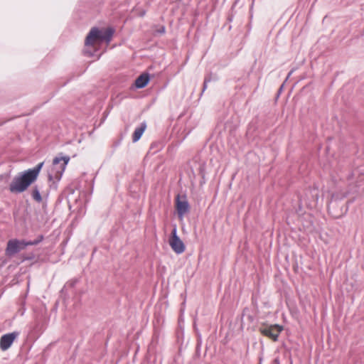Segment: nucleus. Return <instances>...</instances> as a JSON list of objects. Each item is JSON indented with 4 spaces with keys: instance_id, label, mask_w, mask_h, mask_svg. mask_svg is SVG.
<instances>
[{
    "instance_id": "9",
    "label": "nucleus",
    "mask_w": 364,
    "mask_h": 364,
    "mask_svg": "<svg viewBox=\"0 0 364 364\" xmlns=\"http://www.w3.org/2000/svg\"><path fill=\"white\" fill-rule=\"evenodd\" d=\"M146 128V122H142L139 127H136L133 133L132 141L136 142L141 137Z\"/></svg>"
},
{
    "instance_id": "14",
    "label": "nucleus",
    "mask_w": 364,
    "mask_h": 364,
    "mask_svg": "<svg viewBox=\"0 0 364 364\" xmlns=\"http://www.w3.org/2000/svg\"><path fill=\"white\" fill-rule=\"evenodd\" d=\"M207 82H208V80H205L204 81V83H203V92H204V90L207 88Z\"/></svg>"
},
{
    "instance_id": "15",
    "label": "nucleus",
    "mask_w": 364,
    "mask_h": 364,
    "mask_svg": "<svg viewBox=\"0 0 364 364\" xmlns=\"http://www.w3.org/2000/svg\"><path fill=\"white\" fill-rule=\"evenodd\" d=\"M160 31H161V33H164V28H162V29H160Z\"/></svg>"
},
{
    "instance_id": "13",
    "label": "nucleus",
    "mask_w": 364,
    "mask_h": 364,
    "mask_svg": "<svg viewBox=\"0 0 364 364\" xmlns=\"http://www.w3.org/2000/svg\"><path fill=\"white\" fill-rule=\"evenodd\" d=\"M359 183H362L364 181V174L359 175Z\"/></svg>"
},
{
    "instance_id": "16",
    "label": "nucleus",
    "mask_w": 364,
    "mask_h": 364,
    "mask_svg": "<svg viewBox=\"0 0 364 364\" xmlns=\"http://www.w3.org/2000/svg\"><path fill=\"white\" fill-rule=\"evenodd\" d=\"M160 31H161V33H164V28H162V29H160Z\"/></svg>"
},
{
    "instance_id": "2",
    "label": "nucleus",
    "mask_w": 364,
    "mask_h": 364,
    "mask_svg": "<svg viewBox=\"0 0 364 364\" xmlns=\"http://www.w3.org/2000/svg\"><path fill=\"white\" fill-rule=\"evenodd\" d=\"M114 31L112 28L99 29L92 28L85 39V46H95L102 42L109 43Z\"/></svg>"
},
{
    "instance_id": "8",
    "label": "nucleus",
    "mask_w": 364,
    "mask_h": 364,
    "mask_svg": "<svg viewBox=\"0 0 364 364\" xmlns=\"http://www.w3.org/2000/svg\"><path fill=\"white\" fill-rule=\"evenodd\" d=\"M20 252L19 249V240H11L7 243V247L6 249V255L9 256H12L16 253Z\"/></svg>"
},
{
    "instance_id": "6",
    "label": "nucleus",
    "mask_w": 364,
    "mask_h": 364,
    "mask_svg": "<svg viewBox=\"0 0 364 364\" xmlns=\"http://www.w3.org/2000/svg\"><path fill=\"white\" fill-rule=\"evenodd\" d=\"M282 330L283 327L277 324L260 328L262 335L272 338L274 341L277 340Z\"/></svg>"
},
{
    "instance_id": "4",
    "label": "nucleus",
    "mask_w": 364,
    "mask_h": 364,
    "mask_svg": "<svg viewBox=\"0 0 364 364\" xmlns=\"http://www.w3.org/2000/svg\"><path fill=\"white\" fill-rule=\"evenodd\" d=\"M176 208L178 218L182 220L184 215L189 211V204L186 197H181L177 196L176 200Z\"/></svg>"
},
{
    "instance_id": "7",
    "label": "nucleus",
    "mask_w": 364,
    "mask_h": 364,
    "mask_svg": "<svg viewBox=\"0 0 364 364\" xmlns=\"http://www.w3.org/2000/svg\"><path fill=\"white\" fill-rule=\"evenodd\" d=\"M18 335L16 331L3 335L0 338V348L4 351L8 350Z\"/></svg>"
},
{
    "instance_id": "12",
    "label": "nucleus",
    "mask_w": 364,
    "mask_h": 364,
    "mask_svg": "<svg viewBox=\"0 0 364 364\" xmlns=\"http://www.w3.org/2000/svg\"><path fill=\"white\" fill-rule=\"evenodd\" d=\"M31 195L35 200H36L37 202H41L42 198L40 194L39 190L36 187H35L33 189Z\"/></svg>"
},
{
    "instance_id": "3",
    "label": "nucleus",
    "mask_w": 364,
    "mask_h": 364,
    "mask_svg": "<svg viewBox=\"0 0 364 364\" xmlns=\"http://www.w3.org/2000/svg\"><path fill=\"white\" fill-rule=\"evenodd\" d=\"M168 243L173 251L178 255L182 254L185 251V245L177 235V228L176 226L171 231V236L169 238Z\"/></svg>"
},
{
    "instance_id": "11",
    "label": "nucleus",
    "mask_w": 364,
    "mask_h": 364,
    "mask_svg": "<svg viewBox=\"0 0 364 364\" xmlns=\"http://www.w3.org/2000/svg\"><path fill=\"white\" fill-rule=\"evenodd\" d=\"M43 240V236H40L38 239L35 240L33 241H25V240H19V249L20 251L23 250L28 245H36L38 244Z\"/></svg>"
},
{
    "instance_id": "5",
    "label": "nucleus",
    "mask_w": 364,
    "mask_h": 364,
    "mask_svg": "<svg viewBox=\"0 0 364 364\" xmlns=\"http://www.w3.org/2000/svg\"><path fill=\"white\" fill-rule=\"evenodd\" d=\"M70 160L69 156H57L53 159V169L56 171L55 177H60Z\"/></svg>"
},
{
    "instance_id": "1",
    "label": "nucleus",
    "mask_w": 364,
    "mask_h": 364,
    "mask_svg": "<svg viewBox=\"0 0 364 364\" xmlns=\"http://www.w3.org/2000/svg\"><path fill=\"white\" fill-rule=\"evenodd\" d=\"M43 166V162H41L35 168L28 169L14 177L9 185V191L14 193H20L25 191L36 180Z\"/></svg>"
},
{
    "instance_id": "10",
    "label": "nucleus",
    "mask_w": 364,
    "mask_h": 364,
    "mask_svg": "<svg viewBox=\"0 0 364 364\" xmlns=\"http://www.w3.org/2000/svg\"><path fill=\"white\" fill-rule=\"evenodd\" d=\"M149 81V75L148 74H142L135 80V85L137 88L144 87Z\"/></svg>"
}]
</instances>
